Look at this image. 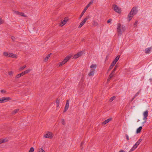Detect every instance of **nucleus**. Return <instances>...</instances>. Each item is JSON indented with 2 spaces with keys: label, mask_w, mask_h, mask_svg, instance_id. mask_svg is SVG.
I'll use <instances>...</instances> for the list:
<instances>
[{
  "label": "nucleus",
  "mask_w": 152,
  "mask_h": 152,
  "mask_svg": "<svg viewBox=\"0 0 152 152\" xmlns=\"http://www.w3.org/2000/svg\"><path fill=\"white\" fill-rule=\"evenodd\" d=\"M67 20H65V18L64 19V20L61 22V23L62 24V25L60 24V26H62L63 25H64L67 22Z\"/></svg>",
  "instance_id": "obj_17"
},
{
  "label": "nucleus",
  "mask_w": 152,
  "mask_h": 152,
  "mask_svg": "<svg viewBox=\"0 0 152 152\" xmlns=\"http://www.w3.org/2000/svg\"><path fill=\"white\" fill-rule=\"evenodd\" d=\"M112 20L111 19H108L107 21V23H110L111 21H112Z\"/></svg>",
  "instance_id": "obj_47"
},
{
  "label": "nucleus",
  "mask_w": 152,
  "mask_h": 152,
  "mask_svg": "<svg viewBox=\"0 0 152 152\" xmlns=\"http://www.w3.org/2000/svg\"><path fill=\"white\" fill-rule=\"evenodd\" d=\"M134 98H134V97L132 98L131 101L132 102L134 100Z\"/></svg>",
  "instance_id": "obj_54"
},
{
  "label": "nucleus",
  "mask_w": 152,
  "mask_h": 152,
  "mask_svg": "<svg viewBox=\"0 0 152 152\" xmlns=\"http://www.w3.org/2000/svg\"><path fill=\"white\" fill-rule=\"evenodd\" d=\"M21 77L20 75V74H18L16 76V78H19Z\"/></svg>",
  "instance_id": "obj_41"
},
{
  "label": "nucleus",
  "mask_w": 152,
  "mask_h": 152,
  "mask_svg": "<svg viewBox=\"0 0 152 152\" xmlns=\"http://www.w3.org/2000/svg\"><path fill=\"white\" fill-rule=\"evenodd\" d=\"M61 123L63 125H64L65 124V123L64 120V119H62L61 120Z\"/></svg>",
  "instance_id": "obj_36"
},
{
  "label": "nucleus",
  "mask_w": 152,
  "mask_h": 152,
  "mask_svg": "<svg viewBox=\"0 0 152 152\" xmlns=\"http://www.w3.org/2000/svg\"><path fill=\"white\" fill-rule=\"evenodd\" d=\"M53 135L52 133L50 132H48V133L44 135V137L50 139H52L53 137Z\"/></svg>",
  "instance_id": "obj_5"
},
{
  "label": "nucleus",
  "mask_w": 152,
  "mask_h": 152,
  "mask_svg": "<svg viewBox=\"0 0 152 152\" xmlns=\"http://www.w3.org/2000/svg\"><path fill=\"white\" fill-rule=\"evenodd\" d=\"M88 19L87 17L84 19L80 23L79 26H78V28H80L84 24L85 22H86L87 20Z\"/></svg>",
  "instance_id": "obj_8"
},
{
  "label": "nucleus",
  "mask_w": 152,
  "mask_h": 152,
  "mask_svg": "<svg viewBox=\"0 0 152 152\" xmlns=\"http://www.w3.org/2000/svg\"><path fill=\"white\" fill-rule=\"evenodd\" d=\"M84 142H82L81 143V144H80V147H82V145L83 144H84Z\"/></svg>",
  "instance_id": "obj_51"
},
{
  "label": "nucleus",
  "mask_w": 152,
  "mask_h": 152,
  "mask_svg": "<svg viewBox=\"0 0 152 152\" xmlns=\"http://www.w3.org/2000/svg\"><path fill=\"white\" fill-rule=\"evenodd\" d=\"M38 152H45V151L42 148H40L39 149Z\"/></svg>",
  "instance_id": "obj_34"
},
{
  "label": "nucleus",
  "mask_w": 152,
  "mask_h": 152,
  "mask_svg": "<svg viewBox=\"0 0 152 152\" xmlns=\"http://www.w3.org/2000/svg\"><path fill=\"white\" fill-rule=\"evenodd\" d=\"M20 76H21H21H23V75H25V73H24V72H22V73H20Z\"/></svg>",
  "instance_id": "obj_46"
},
{
  "label": "nucleus",
  "mask_w": 152,
  "mask_h": 152,
  "mask_svg": "<svg viewBox=\"0 0 152 152\" xmlns=\"http://www.w3.org/2000/svg\"><path fill=\"white\" fill-rule=\"evenodd\" d=\"M94 69H92L91 71L89 73L88 75L89 76H93L94 75Z\"/></svg>",
  "instance_id": "obj_15"
},
{
  "label": "nucleus",
  "mask_w": 152,
  "mask_h": 152,
  "mask_svg": "<svg viewBox=\"0 0 152 152\" xmlns=\"http://www.w3.org/2000/svg\"><path fill=\"white\" fill-rule=\"evenodd\" d=\"M31 69H28L24 71V73L25 74H27L28 73H29L31 71Z\"/></svg>",
  "instance_id": "obj_21"
},
{
  "label": "nucleus",
  "mask_w": 152,
  "mask_h": 152,
  "mask_svg": "<svg viewBox=\"0 0 152 152\" xmlns=\"http://www.w3.org/2000/svg\"><path fill=\"white\" fill-rule=\"evenodd\" d=\"M139 145L138 144H137V143H136L135 145H134V147L135 148H137V146Z\"/></svg>",
  "instance_id": "obj_45"
},
{
  "label": "nucleus",
  "mask_w": 152,
  "mask_h": 152,
  "mask_svg": "<svg viewBox=\"0 0 152 152\" xmlns=\"http://www.w3.org/2000/svg\"><path fill=\"white\" fill-rule=\"evenodd\" d=\"M142 129V126H140L137 129L136 131V133L137 134H138V133H140L141 132Z\"/></svg>",
  "instance_id": "obj_16"
},
{
  "label": "nucleus",
  "mask_w": 152,
  "mask_h": 152,
  "mask_svg": "<svg viewBox=\"0 0 152 152\" xmlns=\"http://www.w3.org/2000/svg\"><path fill=\"white\" fill-rule=\"evenodd\" d=\"M4 21L2 20L1 18H0V25L2 24L3 23Z\"/></svg>",
  "instance_id": "obj_38"
},
{
  "label": "nucleus",
  "mask_w": 152,
  "mask_h": 152,
  "mask_svg": "<svg viewBox=\"0 0 152 152\" xmlns=\"http://www.w3.org/2000/svg\"><path fill=\"white\" fill-rule=\"evenodd\" d=\"M69 100H66V102L64 108V112H66L67 111V110L68 109L69 105Z\"/></svg>",
  "instance_id": "obj_7"
},
{
  "label": "nucleus",
  "mask_w": 152,
  "mask_h": 152,
  "mask_svg": "<svg viewBox=\"0 0 152 152\" xmlns=\"http://www.w3.org/2000/svg\"><path fill=\"white\" fill-rule=\"evenodd\" d=\"M11 38L13 42H15V41L16 38L14 36H12L11 37Z\"/></svg>",
  "instance_id": "obj_31"
},
{
  "label": "nucleus",
  "mask_w": 152,
  "mask_h": 152,
  "mask_svg": "<svg viewBox=\"0 0 152 152\" xmlns=\"http://www.w3.org/2000/svg\"><path fill=\"white\" fill-rule=\"evenodd\" d=\"M34 148L33 147H31L29 151L28 152H34Z\"/></svg>",
  "instance_id": "obj_29"
},
{
  "label": "nucleus",
  "mask_w": 152,
  "mask_h": 152,
  "mask_svg": "<svg viewBox=\"0 0 152 152\" xmlns=\"http://www.w3.org/2000/svg\"><path fill=\"white\" fill-rule=\"evenodd\" d=\"M119 152H125L123 150H121Z\"/></svg>",
  "instance_id": "obj_52"
},
{
  "label": "nucleus",
  "mask_w": 152,
  "mask_h": 152,
  "mask_svg": "<svg viewBox=\"0 0 152 152\" xmlns=\"http://www.w3.org/2000/svg\"><path fill=\"white\" fill-rule=\"evenodd\" d=\"M151 50V47L146 48L145 50V53L147 54L149 53H150Z\"/></svg>",
  "instance_id": "obj_14"
},
{
  "label": "nucleus",
  "mask_w": 152,
  "mask_h": 152,
  "mask_svg": "<svg viewBox=\"0 0 152 152\" xmlns=\"http://www.w3.org/2000/svg\"><path fill=\"white\" fill-rule=\"evenodd\" d=\"M5 140H0V144L5 142Z\"/></svg>",
  "instance_id": "obj_43"
},
{
  "label": "nucleus",
  "mask_w": 152,
  "mask_h": 152,
  "mask_svg": "<svg viewBox=\"0 0 152 152\" xmlns=\"http://www.w3.org/2000/svg\"><path fill=\"white\" fill-rule=\"evenodd\" d=\"M72 56V55H69L66 56L62 61L59 63V66L65 64Z\"/></svg>",
  "instance_id": "obj_3"
},
{
  "label": "nucleus",
  "mask_w": 152,
  "mask_h": 152,
  "mask_svg": "<svg viewBox=\"0 0 152 152\" xmlns=\"http://www.w3.org/2000/svg\"><path fill=\"white\" fill-rule=\"evenodd\" d=\"M56 103L57 107H58L59 105V102H60L59 100L58 99H57L56 100Z\"/></svg>",
  "instance_id": "obj_23"
},
{
  "label": "nucleus",
  "mask_w": 152,
  "mask_h": 152,
  "mask_svg": "<svg viewBox=\"0 0 152 152\" xmlns=\"http://www.w3.org/2000/svg\"><path fill=\"white\" fill-rule=\"evenodd\" d=\"M116 98L115 96H113L111 97L109 100L110 102H112L115 98Z\"/></svg>",
  "instance_id": "obj_25"
},
{
  "label": "nucleus",
  "mask_w": 152,
  "mask_h": 152,
  "mask_svg": "<svg viewBox=\"0 0 152 152\" xmlns=\"http://www.w3.org/2000/svg\"><path fill=\"white\" fill-rule=\"evenodd\" d=\"M113 66H112V65H110L109 69H108V71H110V70H111L112 69L113 67Z\"/></svg>",
  "instance_id": "obj_39"
},
{
  "label": "nucleus",
  "mask_w": 152,
  "mask_h": 152,
  "mask_svg": "<svg viewBox=\"0 0 152 152\" xmlns=\"http://www.w3.org/2000/svg\"><path fill=\"white\" fill-rule=\"evenodd\" d=\"M129 152H130V151H129Z\"/></svg>",
  "instance_id": "obj_56"
},
{
  "label": "nucleus",
  "mask_w": 152,
  "mask_h": 152,
  "mask_svg": "<svg viewBox=\"0 0 152 152\" xmlns=\"http://www.w3.org/2000/svg\"><path fill=\"white\" fill-rule=\"evenodd\" d=\"M136 149V148L134 146H133L132 148L129 151L130 152H132L134 150Z\"/></svg>",
  "instance_id": "obj_32"
},
{
  "label": "nucleus",
  "mask_w": 152,
  "mask_h": 152,
  "mask_svg": "<svg viewBox=\"0 0 152 152\" xmlns=\"http://www.w3.org/2000/svg\"><path fill=\"white\" fill-rule=\"evenodd\" d=\"M13 73V72L12 71H10L9 72V74L10 75H12Z\"/></svg>",
  "instance_id": "obj_37"
},
{
  "label": "nucleus",
  "mask_w": 152,
  "mask_h": 152,
  "mask_svg": "<svg viewBox=\"0 0 152 152\" xmlns=\"http://www.w3.org/2000/svg\"><path fill=\"white\" fill-rule=\"evenodd\" d=\"M26 67V65H24L22 67H20L19 69V70L20 71H21L24 68H25Z\"/></svg>",
  "instance_id": "obj_26"
},
{
  "label": "nucleus",
  "mask_w": 152,
  "mask_h": 152,
  "mask_svg": "<svg viewBox=\"0 0 152 152\" xmlns=\"http://www.w3.org/2000/svg\"><path fill=\"white\" fill-rule=\"evenodd\" d=\"M10 53H8L7 52H4L3 53V54L4 56L6 57H9V55Z\"/></svg>",
  "instance_id": "obj_18"
},
{
  "label": "nucleus",
  "mask_w": 152,
  "mask_h": 152,
  "mask_svg": "<svg viewBox=\"0 0 152 152\" xmlns=\"http://www.w3.org/2000/svg\"><path fill=\"white\" fill-rule=\"evenodd\" d=\"M148 112L147 110L144 111L143 113L144 117L143 119H147V117L148 116Z\"/></svg>",
  "instance_id": "obj_11"
},
{
  "label": "nucleus",
  "mask_w": 152,
  "mask_h": 152,
  "mask_svg": "<svg viewBox=\"0 0 152 152\" xmlns=\"http://www.w3.org/2000/svg\"><path fill=\"white\" fill-rule=\"evenodd\" d=\"M137 21H135V22L134 24V27H135L137 26Z\"/></svg>",
  "instance_id": "obj_40"
},
{
  "label": "nucleus",
  "mask_w": 152,
  "mask_h": 152,
  "mask_svg": "<svg viewBox=\"0 0 152 152\" xmlns=\"http://www.w3.org/2000/svg\"><path fill=\"white\" fill-rule=\"evenodd\" d=\"M111 78H110V77H108L107 79V81H109L111 79Z\"/></svg>",
  "instance_id": "obj_53"
},
{
  "label": "nucleus",
  "mask_w": 152,
  "mask_h": 152,
  "mask_svg": "<svg viewBox=\"0 0 152 152\" xmlns=\"http://www.w3.org/2000/svg\"><path fill=\"white\" fill-rule=\"evenodd\" d=\"M114 9L116 12L120 13L121 12V9L119 8L117 5L114 4L113 6Z\"/></svg>",
  "instance_id": "obj_6"
},
{
  "label": "nucleus",
  "mask_w": 152,
  "mask_h": 152,
  "mask_svg": "<svg viewBox=\"0 0 152 152\" xmlns=\"http://www.w3.org/2000/svg\"><path fill=\"white\" fill-rule=\"evenodd\" d=\"M144 121L142 123V126H144V124L146 122V121L147 119H143Z\"/></svg>",
  "instance_id": "obj_42"
},
{
  "label": "nucleus",
  "mask_w": 152,
  "mask_h": 152,
  "mask_svg": "<svg viewBox=\"0 0 152 152\" xmlns=\"http://www.w3.org/2000/svg\"><path fill=\"white\" fill-rule=\"evenodd\" d=\"M19 109L15 110L12 111V114L13 115L15 114L16 113L18 112V111H19Z\"/></svg>",
  "instance_id": "obj_20"
},
{
  "label": "nucleus",
  "mask_w": 152,
  "mask_h": 152,
  "mask_svg": "<svg viewBox=\"0 0 152 152\" xmlns=\"http://www.w3.org/2000/svg\"><path fill=\"white\" fill-rule=\"evenodd\" d=\"M11 98L9 97H4L0 98V103H3L11 100Z\"/></svg>",
  "instance_id": "obj_4"
},
{
  "label": "nucleus",
  "mask_w": 152,
  "mask_h": 152,
  "mask_svg": "<svg viewBox=\"0 0 152 152\" xmlns=\"http://www.w3.org/2000/svg\"><path fill=\"white\" fill-rule=\"evenodd\" d=\"M111 120L112 118H109L105 120L102 123V124L103 125H105L107 123L109 122Z\"/></svg>",
  "instance_id": "obj_12"
},
{
  "label": "nucleus",
  "mask_w": 152,
  "mask_h": 152,
  "mask_svg": "<svg viewBox=\"0 0 152 152\" xmlns=\"http://www.w3.org/2000/svg\"><path fill=\"white\" fill-rule=\"evenodd\" d=\"M139 94L138 92H137L134 96V98H135Z\"/></svg>",
  "instance_id": "obj_49"
},
{
  "label": "nucleus",
  "mask_w": 152,
  "mask_h": 152,
  "mask_svg": "<svg viewBox=\"0 0 152 152\" xmlns=\"http://www.w3.org/2000/svg\"><path fill=\"white\" fill-rule=\"evenodd\" d=\"M83 54V52L82 51H81L78 52L77 54H76L73 57V58H77L81 56Z\"/></svg>",
  "instance_id": "obj_9"
},
{
  "label": "nucleus",
  "mask_w": 152,
  "mask_h": 152,
  "mask_svg": "<svg viewBox=\"0 0 152 152\" xmlns=\"http://www.w3.org/2000/svg\"><path fill=\"white\" fill-rule=\"evenodd\" d=\"M139 145L138 144H137V143H136L135 145H134V147L135 148H137V146Z\"/></svg>",
  "instance_id": "obj_44"
},
{
  "label": "nucleus",
  "mask_w": 152,
  "mask_h": 152,
  "mask_svg": "<svg viewBox=\"0 0 152 152\" xmlns=\"http://www.w3.org/2000/svg\"><path fill=\"white\" fill-rule=\"evenodd\" d=\"M126 139L127 140H129V136H128V135L127 134H126Z\"/></svg>",
  "instance_id": "obj_48"
},
{
  "label": "nucleus",
  "mask_w": 152,
  "mask_h": 152,
  "mask_svg": "<svg viewBox=\"0 0 152 152\" xmlns=\"http://www.w3.org/2000/svg\"><path fill=\"white\" fill-rule=\"evenodd\" d=\"M114 73H113L112 72L110 74V75L109 76V77H110V78H112V77H113V76L114 75Z\"/></svg>",
  "instance_id": "obj_22"
},
{
  "label": "nucleus",
  "mask_w": 152,
  "mask_h": 152,
  "mask_svg": "<svg viewBox=\"0 0 152 152\" xmlns=\"http://www.w3.org/2000/svg\"><path fill=\"white\" fill-rule=\"evenodd\" d=\"M137 12V8L135 7H133L129 13L128 17L129 18L128 20L129 22L130 20L133 17L136 15Z\"/></svg>",
  "instance_id": "obj_1"
},
{
  "label": "nucleus",
  "mask_w": 152,
  "mask_h": 152,
  "mask_svg": "<svg viewBox=\"0 0 152 152\" xmlns=\"http://www.w3.org/2000/svg\"><path fill=\"white\" fill-rule=\"evenodd\" d=\"M14 13L15 14H16L18 15H20L21 16H23L24 17H26V16L25 15L24 13L23 12H19L17 11H14Z\"/></svg>",
  "instance_id": "obj_10"
},
{
  "label": "nucleus",
  "mask_w": 152,
  "mask_h": 152,
  "mask_svg": "<svg viewBox=\"0 0 152 152\" xmlns=\"http://www.w3.org/2000/svg\"><path fill=\"white\" fill-rule=\"evenodd\" d=\"M142 139L141 138H140L139 140L136 142L137 144L139 145L141 142L142 141Z\"/></svg>",
  "instance_id": "obj_33"
},
{
  "label": "nucleus",
  "mask_w": 152,
  "mask_h": 152,
  "mask_svg": "<svg viewBox=\"0 0 152 152\" xmlns=\"http://www.w3.org/2000/svg\"><path fill=\"white\" fill-rule=\"evenodd\" d=\"M1 92L2 93H5L6 92V91H4L3 90H1Z\"/></svg>",
  "instance_id": "obj_50"
},
{
  "label": "nucleus",
  "mask_w": 152,
  "mask_h": 152,
  "mask_svg": "<svg viewBox=\"0 0 152 152\" xmlns=\"http://www.w3.org/2000/svg\"><path fill=\"white\" fill-rule=\"evenodd\" d=\"M118 67V66H117V65H116L115 66L114 69L113 70L112 72H113V73H115L114 72L116 70V69Z\"/></svg>",
  "instance_id": "obj_27"
},
{
  "label": "nucleus",
  "mask_w": 152,
  "mask_h": 152,
  "mask_svg": "<svg viewBox=\"0 0 152 152\" xmlns=\"http://www.w3.org/2000/svg\"><path fill=\"white\" fill-rule=\"evenodd\" d=\"M140 121V120H138L137 121V122H139V121Z\"/></svg>",
  "instance_id": "obj_55"
},
{
  "label": "nucleus",
  "mask_w": 152,
  "mask_h": 152,
  "mask_svg": "<svg viewBox=\"0 0 152 152\" xmlns=\"http://www.w3.org/2000/svg\"><path fill=\"white\" fill-rule=\"evenodd\" d=\"M116 63V62L115 61H113V62H112L111 65H112V66H114L115 65Z\"/></svg>",
  "instance_id": "obj_35"
},
{
  "label": "nucleus",
  "mask_w": 152,
  "mask_h": 152,
  "mask_svg": "<svg viewBox=\"0 0 152 152\" xmlns=\"http://www.w3.org/2000/svg\"><path fill=\"white\" fill-rule=\"evenodd\" d=\"M51 53H50L48 54L46 57L45 59V61H47L48 59L50 57L51 55Z\"/></svg>",
  "instance_id": "obj_19"
},
{
  "label": "nucleus",
  "mask_w": 152,
  "mask_h": 152,
  "mask_svg": "<svg viewBox=\"0 0 152 152\" xmlns=\"http://www.w3.org/2000/svg\"><path fill=\"white\" fill-rule=\"evenodd\" d=\"M125 30V27L123 26H121L120 23H118V24L117 31L118 36H121V32L124 31Z\"/></svg>",
  "instance_id": "obj_2"
},
{
  "label": "nucleus",
  "mask_w": 152,
  "mask_h": 152,
  "mask_svg": "<svg viewBox=\"0 0 152 152\" xmlns=\"http://www.w3.org/2000/svg\"><path fill=\"white\" fill-rule=\"evenodd\" d=\"M93 25L95 26H97L98 25V24L97 22L94 21Z\"/></svg>",
  "instance_id": "obj_28"
},
{
  "label": "nucleus",
  "mask_w": 152,
  "mask_h": 152,
  "mask_svg": "<svg viewBox=\"0 0 152 152\" xmlns=\"http://www.w3.org/2000/svg\"><path fill=\"white\" fill-rule=\"evenodd\" d=\"M119 58H120L119 56L118 55V56H117V57H116V58H115V59H114V61H115L116 62H117V61L118 60Z\"/></svg>",
  "instance_id": "obj_24"
},
{
  "label": "nucleus",
  "mask_w": 152,
  "mask_h": 152,
  "mask_svg": "<svg viewBox=\"0 0 152 152\" xmlns=\"http://www.w3.org/2000/svg\"><path fill=\"white\" fill-rule=\"evenodd\" d=\"M96 67V65L94 64H92L90 66V68H91L95 69Z\"/></svg>",
  "instance_id": "obj_30"
},
{
  "label": "nucleus",
  "mask_w": 152,
  "mask_h": 152,
  "mask_svg": "<svg viewBox=\"0 0 152 152\" xmlns=\"http://www.w3.org/2000/svg\"><path fill=\"white\" fill-rule=\"evenodd\" d=\"M9 57H11L12 58H17V56L15 54L10 53L9 55Z\"/></svg>",
  "instance_id": "obj_13"
}]
</instances>
